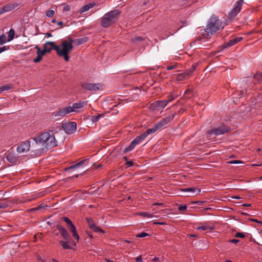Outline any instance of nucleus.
Masks as SVG:
<instances>
[{
	"label": "nucleus",
	"mask_w": 262,
	"mask_h": 262,
	"mask_svg": "<svg viewBox=\"0 0 262 262\" xmlns=\"http://www.w3.org/2000/svg\"><path fill=\"white\" fill-rule=\"evenodd\" d=\"M30 147V141L26 140L17 147V151L20 154L28 151Z\"/></svg>",
	"instance_id": "13"
},
{
	"label": "nucleus",
	"mask_w": 262,
	"mask_h": 262,
	"mask_svg": "<svg viewBox=\"0 0 262 262\" xmlns=\"http://www.w3.org/2000/svg\"><path fill=\"white\" fill-rule=\"evenodd\" d=\"M135 145L133 144V142H131L130 145L124 148V152H127L132 150L135 148Z\"/></svg>",
	"instance_id": "32"
},
{
	"label": "nucleus",
	"mask_w": 262,
	"mask_h": 262,
	"mask_svg": "<svg viewBox=\"0 0 262 262\" xmlns=\"http://www.w3.org/2000/svg\"><path fill=\"white\" fill-rule=\"evenodd\" d=\"M15 34V31L13 29H11L8 32V41H10L12 40L14 38V36Z\"/></svg>",
	"instance_id": "30"
},
{
	"label": "nucleus",
	"mask_w": 262,
	"mask_h": 262,
	"mask_svg": "<svg viewBox=\"0 0 262 262\" xmlns=\"http://www.w3.org/2000/svg\"><path fill=\"white\" fill-rule=\"evenodd\" d=\"M6 204H2L1 203H0V209L1 208H5L6 207Z\"/></svg>",
	"instance_id": "54"
},
{
	"label": "nucleus",
	"mask_w": 262,
	"mask_h": 262,
	"mask_svg": "<svg viewBox=\"0 0 262 262\" xmlns=\"http://www.w3.org/2000/svg\"><path fill=\"white\" fill-rule=\"evenodd\" d=\"M6 50V47L4 46L2 48H0V53Z\"/></svg>",
	"instance_id": "52"
},
{
	"label": "nucleus",
	"mask_w": 262,
	"mask_h": 262,
	"mask_svg": "<svg viewBox=\"0 0 262 262\" xmlns=\"http://www.w3.org/2000/svg\"><path fill=\"white\" fill-rule=\"evenodd\" d=\"M86 104V103L85 101L73 103L72 106H71L72 112H76V109L83 107Z\"/></svg>",
	"instance_id": "21"
},
{
	"label": "nucleus",
	"mask_w": 262,
	"mask_h": 262,
	"mask_svg": "<svg viewBox=\"0 0 262 262\" xmlns=\"http://www.w3.org/2000/svg\"><path fill=\"white\" fill-rule=\"evenodd\" d=\"M47 52H48L44 48L43 50L38 49L37 54L40 55L41 57L44 55Z\"/></svg>",
	"instance_id": "37"
},
{
	"label": "nucleus",
	"mask_w": 262,
	"mask_h": 262,
	"mask_svg": "<svg viewBox=\"0 0 262 262\" xmlns=\"http://www.w3.org/2000/svg\"><path fill=\"white\" fill-rule=\"evenodd\" d=\"M182 191H184V192H190L192 194V195H191L190 196H192L193 194H199L201 192L200 189L196 188L194 187H189V188L182 189Z\"/></svg>",
	"instance_id": "19"
},
{
	"label": "nucleus",
	"mask_w": 262,
	"mask_h": 262,
	"mask_svg": "<svg viewBox=\"0 0 262 262\" xmlns=\"http://www.w3.org/2000/svg\"><path fill=\"white\" fill-rule=\"evenodd\" d=\"M79 39L80 40V41H79V43L80 44H82V43L86 42L88 40L89 38L87 37H82V38H79Z\"/></svg>",
	"instance_id": "41"
},
{
	"label": "nucleus",
	"mask_w": 262,
	"mask_h": 262,
	"mask_svg": "<svg viewBox=\"0 0 262 262\" xmlns=\"http://www.w3.org/2000/svg\"><path fill=\"white\" fill-rule=\"evenodd\" d=\"M6 12L4 11V7L0 8V15L3 14V13Z\"/></svg>",
	"instance_id": "57"
},
{
	"label": "nucleus",
	"mask_w": 262,
	"mask_h": 262,
	"mask_svg": "<svg viewBox=\"0 0 262 262\" xmlns=\"http://www.w3.org/2000/svg\"><path fill=\"white\" fill-rule=\"evenodd\" d=\"M141 214L144 216H146V217H150L151 216V214L148 213H146V212H142V213H141Z\"/></svg>",
	"instance_id": "47"
},
{
	"label": "nucleus",
	"mask_w": 262,
	"mask_h": 262,
	"mask_svg": "<svg viewBox=\"0 0 262 262\" xmlns=\"http://www.w3.org/2000/svg\"><path fill=\"white\" fill-rule=\"evenodd\" d=\"M242 39V37H235L231 40H230L229 41L225 43L223 45V48L224 49H227L228 48L231 47L237 42H239Z\"/></svg>",
	"instance_id": "15"
},
{
	"label": "nucleus",
	"mask_w": 262,
	"mask_h": 262,
	"mask_svg": "<svg viewBox=\"0 0 262 262\" xmlns=\"http://www.w3.org/2000/svg\"><path fill=\"white\" fill-rule=\"evenodd\" d=\"M167 104V101L166 100H157L152 103V106L156 109L163 108Z\"/></svg>",
	"instance_id": "16"
},
{
	"label": "nucleus",
	"mask_w": 262,
	"mask_h": 262,
	"mask_svg": "<svg viewBox=\"0 0 262 262\" xmlns=\"http://www.w3.org/2000/svg\"><path fill=\"white\" fill-rule=\"evenodd\" d=\"M81 86L86 91H97L101 89L102 85L99 83H94L84 82L81 83Z\"/></svg>",
	"instance_id": "7"
},
{
	"label": "nucleus",
	"mask_w": 262,
	"mask_h": 262,
	"mask_svg": "<svg viewBox=\"0 0 262 262\" xmlns=\"http://www.w3.org/2000/svg\"><path fill=\"white\" fill-rule=\"evenodd\" d=\"M239 242V240L236 239H232L229 241V242L233 244H236Z\"/></svg>",
	"instance_id": "48"
},
{
	"label": "nucleus",
	"mask_w": 262,
	"mask_h": 262,
	"mask_svg": "<svg viewBox=\"0 0 262 262\" xmlns=\"http://www.w3.org/2000/svg\"><path fill=\"white\" fill-rule=\"evenodd\" d=\"M105 261H106V262H115V261H112V260H110V259H108V258H105Z\"/></svg>",
	"instance_id": "63"
},
{
	"label": "nucleus",
	"mask_w": 262,
	"mask_h": 262,
	"mask_svg": "<svg viewBox=\"0 0 262 262\" xmlns=\"http://www.w3.org/2000/svg\"><path fill=\"white\" fill-rule=\"evenodd\" d=\"M136 262H142L141 256H139L136 258Z\"/></svg>",
	"instance_id": "49"
},
{
	"label": "nucleus",
	"mask_w": 262,
	"mask_h": 262,
	"mask_svg": "<svg viewBox=\"0 0 262 262\" xmlns=\"http://www.w3.org/2000/svg\"><path fill=\"white\" fill-rule=\"evenodd\" d=\"M72 109L71 108V106H66L58 111H56L53 113V115L55 117H63L65 116L67 114L71 113Z\"/></svg>",
	"instance_id": "11"
},
{
	"label": "nucleus",
	"mask_w": 262,
	"mask_h": 262,
	"mask_svg": "<svg viewBox=\"0 0 262 262\" xmlns=\"http://www.w3.org/2000/svg\"><path fill=\"white\" fill-rule=\"evenodd\" d=\"M41 58L42 57L40 55L37 54V57L33 59V61L35 63L38 62L39 61H40Z\"/></svg>",
	"instance_id": "44"
},
{
	"label": "nucleus",
	"mask_w": 262,
	"mask_h": 262,
	"mask_svg": "<svg viewBox=\"0 0 262 262\" xmlns=\"http://www.w3.org/2000/svg\"><path fill=\"white\" fill-rule=\"evenodd\" d=\"M63 24V22L62 21H59L58 23H57V25L58 26H61Z\"/></svg>",
	"instance_id": "62"
},
{
	"label": "nucleus",
	"mask_w": 262,
	"mask_h": 262,
	"mask_svg": "<svg viewBox=\"0 0 262 262\" xmlns=\"http://www.w3.org/2000/svg\"><path fill=\"white\" fill-rule=\"evenodd\" d=\"M174 116H175V114H172V115L163 119L160 121L157 122L156 124L157 125V126L158 127V128L160 129L162 127L166 125L170 121H171L173 119Z\"/></svg>",
	"instance_id": "14"
},
{
	"label": "nucleus",
	"mask_w": 262,
	"mask_h": 262,
	"mask_svg": "<svg viewBox=\"0 0 262 262\" xmlns=\"http://www.w3.org/2000/svg\"><path fill=\"white\" fill-rule=\"evenodd\" d=\"M55 12L53 10H49L46 12V15L48 17H52L54 15Z\"/></svg>",
	"instance_id": "38"
},
{
	"label": "nucleus",
	"mask_w": 262,
	"mask_h": 262,
	"mask_svg": "<svg viewBox=\"0 0 262 262\" xmlns=\"http://www.w3.org/2000/svg\"><path fill=\"white\" fill-rule=\"evenodd\" d=\"M195 67H192L190 70H187L186 71L178 74L177 80L182 81L184 79H188L192 72L195 70Z\"/></svg>",
	"instance_id": "10"
},
{
	"label": "nucleus",
	"mask_w": 262,
	"mask_h": 262,
	"mask_svg": "<svg viewBox=\"0 0 262 262\" xmlns=\"http://www.w3.org/2000/svg\"><path fill=\"white\" fill-rule=\"evenodd\" d=\"M145 139V135L144 134H141V135L137 136L132 142H133V144H134L135 146H136L138 144L141 143Z\"/></svg>",
	"instance_id": "22"
},
{
	"label": "nucleus",
	"mask_w": 262,
	"mask_h": 262,
	"mask_svg": "<svg viewBox=\"0 0 262 262\" xmlns=\"http://www.w3.org/2000/svg\"><path fill=\"white\" fill-rule=\"evenodd\" d=\"M120 14V12L117 9L109 11L101 18V26L104 28L110 27L117 20Z\"/></svg>",
	"instance_id": "2"
},
{
	"label": "nucleus",
	"mask_w": 262,
	"mask_h": 262,
	"mask_svg": "<svg viewBox=\"0 0 262 262\" xmlns=\"http://www.w3.org/2000/svg\"><path fill=\"white\" fill-rule=\"evenodd\" d=\"M176 67H167V70H171L175 69Z\"/></svg>",
	"instance_id": "58"
},
{
	"label": "nucleus",
	"mask_w": 262,
	"mask_h": 262,
	"mask_svg": "<svg viewBox=\"0 0 262 262\" xmlns=\"http://www.w3.org/2000/svg\"><path fill=\"white\" fill-rule=\"evenodd\" d=\"M225 25L216 16L211 17L206 26V32L211 35L217 32L220 28H223Z\"/></svg>",
	"instance_id": "5"
},
{
	"label": "nucleus",
	"mask_w": 262,
	"mask_h": 262,
	"mask_svg": "<svg viewBox=\"0 0 262 262\" xmlns=\"http://www.w3.org/2000/svg\"><path fill=\"white\" fill-rule=\"evenodd\" d=\"M89 159H85L83 160L80 161L77 163L71 165L69 167H67L64 169V170L66 171H71V170H75L76 169L83 168L85 167L88 164Z\"/></svg>",
	"instance_id": "8"
},
{
	"label": "nucleus",
	"mask_w": 262,
	"mask_h": 262,
	"mask_svg": "<svg viewBox=\"0 0 262 262\" xmlns=\"http://www.w3.org/2000/svg\"><path fill=\"white\" fill-rule=\"evenodd\" d=\"M79 41H80L79 40V39H74V43H75L76 45H80V43H79Z\"/></svg>",
	"instance_id": "55"
},
{
	"label": "nucleus",
	"mask_w": 262,
	"mask_h": 262,
	"mask_svg": "<svg viewBox=\"0 0 262 262\" xmlns=\"http://www.w3.org/2000/svg\"><path fill=\"white\" fill-rule=\"evenodd\" d=\"M46 35L48 37H51L52 36V34L50 33H48L46 34Z\"/></svg>",
	"instance_id": "64"
},
{
	"label": "nucleus",
	"mask_w": 262,
	"mask_h": 262,
	"mask_svg": "<svg viewBox=\"0 0 262 262\" xmlns=\"http://www.w3.org/2000/svg\"><path fill=\"white\" fill-rule=\"evenodd\" d=\"M73 45L69 43L67 40H63L60 46H57L55 50L58 56L63 58L65 61L69 60V54L72 50Z\"/></svg>",
	"instance_id": "4"
},
{
	"label": "nucleus",
	"mask_w": 262,
	"mask_h": 262,
	"mask_svg": "<svg viewBox=\"0 0 262 262\" xmlns=\"http://www.w3.org/2000/svg\"><path fill=\"white\" fill-rule=\"evenodd\" d=\"M91 229L97 233H104L103 230L99 227H97L96 224H95L94 226H93V227H92Z\"/></svg>",
	"instance_id": "33"
},
{
	"label": "nucleus",
	"mask_w": 262,
	"mask_h": 262,
	"mask_svg": "<svg viewBox=\"0 0 262 262\" xmlns=\"http://www.w3.org/2000/svg\"><path fill=\"white\" fill-rule=\"evenodd\" d=\"M36 144H40L46 148H52L58 145V142L55 139L52 131L42 133L39 136L33 138Z\"/></svg>",
	"instance_id": "1"
},
{
	"label": "nucleus",
	"mask_w": 262,
	"mask_h": 262,
	"mask_svg": "<svg viewBox=\"0 0 262 262\" xmlns=\"http://www.w3.org/2000/svg\"><path fill=\"white\" fill-rule=\"evenodd\" d=\"M70 232L72 233V234L73 236L74 237V238L76 239L77 242H78L80 239V237L77 233L76 229H73V230L70 231Z\"/></svg>",
	"instance_id": "29"
},
{
	"label": "nucleus",
	"mask_w": 262,
	"mask_h": 262,
	"mask_svg": "<svg viewBox=\"0 0 262 262\" xmlns=\"http://www.w3.org/2000/svg\"><path fill=\"white\" fill-rule=\"evenodd\" d=\"M159 128L155 123L152 127L151 128L148 129L145 132L142 133L145 135V138L149 134L155 133L157 130H158Z\"/></svg>",
	"instance_id": "23"
},
{
	"label": "nucleus",
	"mask_w": 262,
	"mask_h": 262,
	"mask_svg": "<svg viewBox=\"0 0 262 262\" xmlns=\"http://www.w3.org/2000/svg\"><path fill=\"white\" fill-rule=\"evenodd\" d=\"M231 130L230 127L223 123H215L206 132L207 137L214 135L215 136L224 135Z\"/></svg>",
	"instance_id": "3"
},
{
	"label": "nucleus",
	"mask_w": 262,
	"mask_h": 262,
	"mask_svg": "<svg viewBox=\"0 0 262 262\" xmlns=\"http://www.w3.org/2000/svg\"><path fill=\"white\" fill-rule=\"evenodd\" d=\"M142 40V38L141 37H137L136 39H135V40H138V41H141Z\"/></svg>",
	"instance_id": "59"
},
{
	"label": "nucleus",
	"mask_w": 262,
	"mask_h": 262,
	"mask_svg": "<svg viewBox=\"0 0 262 262\" xmlns=\"http://www.w3.org/2000/svg\"><path fill=\"white\" fill-rule=\"evenodd\" d=\"M70 6L69 5H66L63 7V10L64 11H68L70 10Z\"/></svg>",
	"instance_id": "46"
},
{
	"label": "nucleus",
	"mask_w": 262,
	"mask_h": 262,
	"mask_svg": "<svg viewBox=\"0 0 262 262\" xmlns=\"http://www.w3.org/2000/svg\"><path fill=\"white\" fill-rule=\"evenodd\" d=\"M7 41V37L5 35L3 34L0 36V45L5 43Z\"/></svg>",
	"instance_id": "36"
},
{
	"label": "nucleus",
	"mask_w": 262,
	"mask_h": 262,
	"mask_svg": "<svg viewBox=\"0 0 262 262\" xmlns=\"http://www.w3.org/2000/svg\"><path fill=\"white\" fill-rule=\"evenodd\" d=\"M56 227L64 239L66 241L71 240V237L66 228L60 225H57Z\"/></svg>",
	"instance_id": "12"
},
{
	"label": "nucleus",
	"mask_w": 262,
	"mask_h": 262,
	"mask_svg": "<svg viewBox=\"0 0 262 262\" xmlns=\"http://www.w3.org/2000/svg\"><path fill=\"white\" fill-rule=\"evenodd\" d=\"M187 209V206L186 205H181L178 207V210L180 211H184Z\"/></svg>",
	"instance_id": "42"
},
{
	"label": "nucleus",
	"mask_w": 262,
	"mask_h": 262,
	"mask_svg": "<svg viewBox=\"0 0 262 262\" xmlns=\"http://www.w3.org/2000/svg\"><path fill=\"white\" fill-rule=\"evenodd\" d=\"M149 234H148V233L143 232L137 235L136 236L137 237L142 238V237H146V236H149Z\"/></svg>",
	"instance_id": "39"
},
{
	"label": "nucleus",
	"mask_w": 262,
	"mask_h": 262,
	"mask_svg": "<svg viewBox=\"0 0 262 262\" xmlns=\"http://www.w3.org/2000/svg\"><path fill=\"white\" fill-rule=\"evenodd\" d=\"M62 127L68 134L74 133L77 128V124L75 122H65L62 124Z\"/></svg>",
	"instance_id": "9"
},
{
	"label": "nucleus",
	"mask_w": 262,
	"mask_h": 262,
	"mask_svg": "<svg viewBox=\"0 0 262 262\" xmlns=\"http://www.w3.org/2000/svg\"><path fill=\"white\" fill-rule=\"evenodd\" d=\"M15 8L14 5L13 4H8L5 6H4V11L6 12L11 11Z\"/></svg>",
	"instance_id": "27"
},
{
	"label": "nucleus",
	"mask_w": 262,
	"mask_h": 262,
	"mask_svg": "<svg viewBox=\"0 0 262 262\" xmlns=\"http://www.w3.org/2000/svg\"><path fill=\"white\" fill-rule=\"evenodd\" d=\"M229 164H239V163H243V162L242 161L239 160H232L228 162Z\"/></svg>",
	"instance_id": "43"
},
{
	"label": "nucleus",
	"mask_w": 262,
	"mask_h": 262,
	"mask_svg": "<svg viewBox=\"0 0 262 262\" xmlns=\"http://www.w3.org/2000/svg\"><path fill=\"white\" fill-rule=\"evenodd\" d=\"M159 258L158 257H154V258L152 259V260H153L154 261H158V260H159Z\"/></svg>",
	"instance_id": "60"
},
{
	"label": "nucleus",
	"mask_w": 262,
	"mask_h": 262,
	"mask_svg": "<svg viewBox=\"0 0 262 262\" xmlns=\"http://www.w3.org/2000/svg\"><path fill=\"white\" fill-rule=\"evenodd\" d=\"M7 160L10 163H16L18 160V157L15 153H9L6 157Z\"/></svg>",
	"instance_id": "18"
},
{
	"label": "nucleus",
	"mask_w": 262,
	"mask_h": 262,
	"mask_svg": "<svg viewBox=\"0 0 262 262\" xmlns=\"http://www.w3.org/2000/svg\"><path fill=\"white\" fill-rule=\"evenodd\" d=\"M86 221L90 228L93 227V226H94V225L95 224L94 223L93 220L91 218L86 217Z\"/></svg>",
	"instance_id": "35"
},
{
	"label": "nucleus",
	"mask_w": 262,
	"mask_h": 262,
	"mask_svg": "<svg viewBox=\"0 0 262 262\" xmlns=\"http://www.w3.org/2000/svg\"><path fill=\"white\" fill-rule=\"evenodd\" d=\"M257 77H258L259 76L262 79V72L261 73H259L258 74H257Z\"/></svg>",
	"instance_id": "61"
},
{
	"label": "nucleus",
	"mask_w": 262,
	"mask_h": 262,
	"mask_svg": "<svg viewBox=\"0 0 262 262\" xmlns=\"http://www.w3.org/2000/svg\"><path fill=\"white\" fill-rule=\"evenodd\" d=\"M243 0H238L235 4L232 9L228 13V18L233 19L237 14L241 11Z\"/></svg>",
	"instance_id": "6"
},
{
	"label": "nucleus",
	"mask_w": 262,
	"mask_h": 262,
	"mask_svg": "<svg viewBox=\"0 0 262 262\" xmlns=\"http://www.w3.org/2000/svg\"><path fill=\"white\" fill-rule=\"evenodd\" d=\"M198 230H213L214 227L213 226H209L208 225H203L201 226L198 227L196 228Z\"/></svg>",
	"instance_id": "26"
},
{
	"label": "nucleus",
	"mask_w": 262,
	"mask_h": 262,
	"mask_svg": "<svg viewBox=\"0 0 262 262\" xmlns=\"http://www.w3.org/2000/svg\"><path fill=\"white\" fill-rule=\"evenodd\" d=\"M178 96V94H175L174 92L171 93L167 97V99L166 101H167V103L173 101Z\"/></svg>",
	"instance_id": "25"
},
{
	"label": "nucleus",
	"mask_w": 262,
	"mask_h": 262,
	"mask_svg": "<svg viewBox=\"0 0 262 262\" xmlns=\"http://www.w3.org/2000/svg\"><path fill=\"white\" fill-rule=\"evenodd\" d=\"M59 244L62 246V247L63 249H71L70 244L73 245L74 246L76 245V243L74 241H71V240H69V241H60L59 242Z\"/></svg>",
	"instance_id": "17"
},
{
	"label": "nucleus",
	"mask_w": 262,
	"mask_h": 262,
	"mask_svg": "<svg viewBox=\"0 0 262 262\" xmlns=\"http://www.w3.org/2000/svg\"><path fill=\"white\" fill-rule=\"evenodd\" d=\"M103 116V114H99L97 116H92L91 118V120L93 123L97 122L100 118L102 117Z\"/></svg>",
	"instance_id": "28"
},
{
	"label": "nucleus",
	"mask_w": 262,
	"mask_h": 262,
	"mask_svg": "<svg viewBox=\"0 0 262 262\" xmlns=\"http://www.w3.org/2000/svg\"><path fill=\"white\" fill-rule=\"evenodd\" d=\"M234 236L237 238H245V235L244 233H241V232H237L236 233Z\"/></svg>",
	"instance_id": "40"
},
{
	"label": "nucleus",
	"mask_w": 262,
	"mask_h": 262,
	"mask_svg": "<svg viewBox=\"0 0 262 262\" xmlns=\"http://www.w3.org/2000/svg\"><path fill=\"white\" fill-rule=\"evenodd\" d=\"M203 203V202H201V201H196V202H192V204H198V205H202V204Z\"/></svg>",
	"instance_id": "50"
},
{
	"label": "nucleus",
	"mask_w": 262,
	"mask_h": 262,
	"mask_svg": "<svg viewBox=\"0 0 262 262\" xmlns=\"http://www.w3.org/2000/svg\"><path fill=\"white\" fill-rule=\"evenodd\" d=\"M67 228H68L69 231H71V230H72L73 229H76V227H75V226H74V225L73 224H72L70 226H68Z\"/></svg>",
	"instance_id": "45"
},
{
	"label": "nucleus",
	"mask_w": 262,
	"mask_h": 262,
	"mask_svg": "<svg viewBox=\"0 0 262 262\" xmlns=\"http://www.w3.org/2000/svg\"><path fill=\"white\" fill-rule=\"evenodd\" d=\"M6 12L4 11V7L0 8V15L3 14V13Z\"/></svg>",
	"instance_id": "56"
},
{
	"label": "nucleus",
	"mask_w": 262,
	"mask_h": 262,
	"mask_svg": "<svg viewBox=\"0 0 262 262\" xmlns=\"http://www.w3.org/2000/svg\"><path fill=\"white\" fill-rule=\"evenodd\" d=\"M93 5L92 4L86 5L82 7L81 9V13H83L89 10L90 8H92Z\"/></svg>",
	"instance_id": "31"
},
{
	"label": "nucleus",
	"mask_w": 262,
	"mask_h": 262,
	"mask_svg": "<svg viewBox=\"0 0 262 262\" xmlns=\"http://www.w3.org/2000/svg\"><path fill=\"white\" fill-rule=\"evenodd\" d=\"M13 88V85L10 84H7L5 85H3L0 86V93L3 92H4V91H8V90L12 89Z\"/></svg>",
	"instance_id": "24"
},
{
	"label": "nucleus",
	"mask_w": 262,
	"mask_h": 262,
	"mask_svg": "<svg viewBox=\"0 0 262 262\" xmlns=\"http://www.w3.org/2000/svg\"><path fill=\"white\" fill-rule=\"evenodd\" d=\"M56 45H55L54 42L47 41L43 45V48L48 52H50L52 49L55 50Z\"/></svg>",
	"instance_id": "20"
},
{
	"label": "nucleus",
	"mask_w": 262,
	"mask_h": 262,
	"mask_svg": "<svg viewBox=\"0 0 262 262\" xmlns=\"http://www.w3.org/2000/svg\"><path fill=\"white\" fill-rule=\"evenodd\" d=\"M126 164L130 167V166H133V162L131 161H127L126 162Z\"/></svg>",
	"instance_id": "51"
},
{
	"label": "nucleus",
	"mask_w": 262,
	"mask_h": 262,
	"mask_svg": "<svg viewBox=\"0 0 262 262\" xmlns=\"http://www.w3.org/2000/svg\"><path fill=\"white\" fill-rule=\"evenodd\" d=\"M68 42H69V43H70V44L72 45V43H74V39H73L72 38H70L69 39V41H68Z\"/></svg>",
	"instance_id": "53"
},
{
	"label": "nucleus",
	"mask_w": 262,
	"mask_h": 262,
	"mask_svg": "<svg viewBox=\"0 0 262 262\" xmlns=\"http://www.w3.org/2000/svg\"><path fill=\"white\" fill-rule=\"evenodd\" d=\"M62 220L67 224V226L71 225L73 223L66 216L62 217Z\"/></svg>",
	"instance_id": "34"
}]
</instances>
